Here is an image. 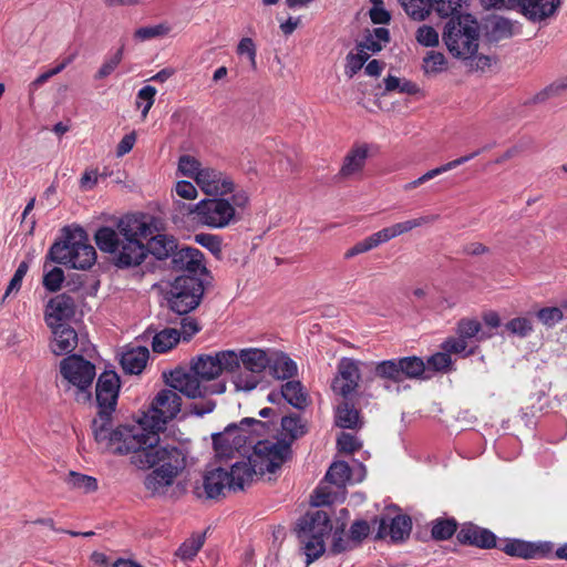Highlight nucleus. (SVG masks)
<instances>
[{
	"instance_id": "obj_29",
	"label": "nucleus",
	"mask_w": 567,
	"mask_h": 567,
	"mask_svg": "<svg viewBox=\"0 0 567 567\" xmlns=\"http://www.w3.org/2000/svg\"><path fill=\"white\" fill-rule=\"evenodd\" d=\"M255 476H259V473H257L249 460L247 462H236L228 472L231 491L244 489L246 485L254 481Z\"/></svg>"
},
{
	"instance_id": "obj_30",
	"label": "nucleus",
	"mask_w": 567,
	"mask_h": 567,
	"mask_svg": "<svg viewBox=\"0 0 567 567\" xmlns=\"http://www.w3.org/2000/svg\"><path fill=\"white\" fill-rule=\"evenodd\" d=\"M480 154V151H476L474 153H471L468 155H465V156H462V157H458L456 159H453L451 162H447L439 167H435V168H432L430 171H427L426 173H424L423 175H421L419 178L412 181V182H409L406 183L404 186H403V189L406 190V192H410L419 186H421L422 184H424L425 182L443 174V173H446L451 169H454L456 168L457 166L471 161L472 158L476 157L477 155Z\"/></svg>"
},
{
	"instance_id": "obj_23",
	"label": "nucleus",
	"mask_w": 567,
	"mask_h": 567,
	"mask_svg": "<svg viewBox=\"0 0 567 567\" xmlns=\"http://www.w3.org/2000/svg\"><path fill=\"white\" fill-rule=\"evenodd\" d=\"M331 528L332 526L329 515L324 511H315L307 513L299 519L297 525V535L305 532L306 534L315 535L324 539Z\"/></svg>"
},
{
	"instance_id": "obj_45",
	"label": "nucleus",
	"mask_w": 567,
	"mask_h": 567,
	"mask_svg": "<svg viewBox=\"0 0 567 567\" xmlns=\"http://www.w3.org/2000/svg\"><path fill=\"white\" fill-rule=\"evenodd\" d=\"M481 329H482V324H481V322L478 320L463 318L456 324V334L462 337L467 342H468V340H471V339H473L475 337H477L478 341L483 340L484 338H489L491 337V334H487V336L481 334V336H478Z\"/></svg>"
},
{
	"instance_id": "obj_48",
	"label": "nucleus",
	"mask_w": 567,
	"mask_h": 567,
	"mask_svg": "<svg viewBox=\"0 0 567 567\" xmlns=\"http://www.w3.org/2000/svg\"><path fill=\"white\" fill-rule=\"evenodd\" d=\"M177 169L182 175L193 178L197 183L205 166L194 156L182 155L178 159Z\"/></svg>"
},
{
	"instance_id": "obj_32",
	"label": "nucleus",
	"mask_w": 567,
	"mask_h": 567,
	"mask_svg": "<svg viewBox=\"0 0 567 567\" xmlns=\"http://www.w3.org/2000/svg\"><path fill=\"white\" fill-rule=\"evenodd\" d=\"M272 375L279 380L290 379L297 374V364L284 352L271 350V363L268 367Z\"/></svg>"
},
{
	"instance_id": "obj_10",
	"label": "nucleus",
	"mask_w": 567,
	"mask_h": 567,
	"mask_svg": "<svg viewBox=\"0 0 567 567\" xmlns=\"http://www.w3.org/2000/svg\"><path fill=\"white\" fill-rule=\"evenodd\" d=\"M178 391L171 388L161 390L154 398L151 409L144 413L136 425L144 427L145 433H156L164 430L165 424L181 411L182 399Z\"/></svg>"
},
{
	"instance_id": "obj_36",
	"label": "nucleus",
	"mask_w": 567,
	"mask_h": 567,
	"mask_svg": "<svg viewBox=\"0 0 567 567\" xmlns=\"http://www.w3.org/2000/svg\"><path fill=\"white\" fill-rule=\"evenodd\" d=\"M336 424L342 429H357L361 424L359 411L349 402H342L337 408Z\"/></svg>"
},
{
	"instance_id": "obj_37",
	"label": "nucleus",
	"mask_w": 567,
	"mask_h": 567,
	"mask_svg": "<svg viewBox=\"0 0 567 567\" xmlns=\"http://www.w3.org/2000/svg\"><path fill=\"white\" fill-rule=\"evenodd\" d=\"M280 394L285 400L297 409H303L307 405V393L300 381H288L281 386Z\"/></svg>"
},
{
	"instance_id": "obj_8",
	"label": "nucleus",
	"mask_w": 567,
	"mask_h": 567,
	"mask_svg": "<svg viewBox=\"0 0 567 567\" xmlns=\"http://www.w3.org/2000/svg\"><path fill=\"white\" fill-rule=\"evenodd\" d=\"M443 41L453 56L463 60L472 58L478 50V22L471 14L451 18L445 24Z\"/></svg>"
},
{
	"instance_id": "obj_9",
	"label": "nucleus",
	"mask_w": 567,
	"mask_h": 567,
	"mask_svg": "<svg viewBox=\"0 0 567 567\" xmlns=\"http://www.w3.org/2000/svg\"><path fill=\"white\" fill-rule=\"evenodd\" d=\"M266 423L256 419L246 417L239 424H229L223 432L213 434L216 454L220 458H228L234 452H240L246 446H254L256 435L264 432Z\"/></svg>"
},
{
	"instance_id": "obj_42",
	"label": "nucleus",
	"mask_w": 567,
	"mask_h": 567,
	"mask_svg": "<svg viewBox=\"0 0 567 567\" xmlns=\"http://www.w3.org/2000/svg\"><path fill=\"white\" fill-rule=\"evenodd\" d=\"M382 244H384V240L379 230V231L368 236L363 240L358 241L354 246L349 248L344 252V259H351V258L355 257L357 255L368 252Z\"/></svg>"
},
{
	"instance_id": "obj_49",
	"label": "nucleus",
	"mask_w": 567,
	"mask_h": 567,
	"mask_svg": "<svg viewBox=\"0 0 567 567\" xmlns=\"http://www.w3.org/2000/svg\"><path fill=\"white\" fill-rule=\"evenodd\" d=\"M205 542V535H194L186 539L178 548L176 555L184 560L193 559L200 550Z\"/></svg>"
},
{
	"instance_id": "obj_44",
	"label": "nucleus",
	"mask_w": 567,
	"mask_h": 567,
	"mask_svg": "<svg viewBox=\"0 0 567 567\" xmlns=\"http://www.w3.org/2000/svg\"><path fill=\"white\" fill-rule=\"evenodd\" d=\"M382 244H384V240L379 230V231L368 236L363 240L358 241L354 246L349 248L344 252V259H351V258L355 257L357 255L368 252Z\"/></svg>"
},
{
	"instance_id": "obj_53",
	"label": "nucleus",
	"mask_w": 567,
	"mask_h": 567,
	"mask_svg": "<svg viewBox=\"0 0 567 567\" xmlns=\"http://www.w3.org/2000/svg\"><path fill=\"white\" fill-rule=\"evenodd\" d=\"M505 328L513 334H516L520 338H525L527 337L532 330H533V324H532V321L527 318H524V317H517V318H514L512 320H509L506 324H505Z\"/></svg>"
},
{
	"instance_id": "obj_56",
	"label": "nucleus",
	"mask_w": 567,
	"mask_h": 567,
	"mask_svg": "<svg viewBox=\"0 0 567 567\" xmlns=\"http://www.w3.org/2000/svg\"><path fill=\"white\" fill-rule=\"evenodd\" d=\"M416 41L424 47H436L439 44V33L433 27L421 25L416 30Z\"/></svg>"
},
{
	"instance_id": "obj_12",
	"label": "nucleus",
	"mask_w": 567,
	"mask_h": 567,
	"mask_svg": "<svg viewBox=\"0 0 567 567\" xmlns=\"http://www.w3.org/2000/svg\"><path fill=\"white\" fill-rule=\"evenodd\" d=\"M204 296L203 281L194 276H179L171 285L166 300L172 311L186 315L195 310Z\"/></svg>"
},
{
	"instance_id": "obj_19",
	"label": "nucleus",
	"mask_w": 567,
	"mask_h": 567,
	"mask_svg": "<svg viewBox=\"0 0 567 567\" xmlns=\"http://www.w3.org/2000/svg\"><path fill=\"white\" fill-rule=\"evenodd\" d=\"M120 379L113 371L103 372L96 383L99 412L113 413L116 406Z\"/></svg>"
},
{
	"instance_id": "obj_64",
	"label": "nucleus",
	"mask_w": 567,
	"mask_h": 567,
	"mask_svg": "<svg viewBox=\"0 0 567 567\" xmlns=\"http://www.w3.org/2000/svg\"><path fill=\"white\" fill-rule=\"evenodd\" d=\"M195 241L207 248L213 254H219L221 250V240L218 236L212 234H197Z\"/></svg>"
},
{
	"instance_id": "obj_35",
	"label": "nucleus",
	"mask_w": 567,
	"mask_h": 567,
	"mask_svg": "<svg viewBox=\"0 0 567 567\" xmlns=\"http://www.w3.org/2000/svg\"><path fill=\"white\" fill-rule=\"evenodd\" d=\"M179 340V330L166 328L153 336L152 349L156 353H165L177 346Z\"/></svg>"
},
{
	"instance_id": "obj_57",
	"label": "nucleus",
	"mask_w": 567,
	"mask_h": 567,
	"mask_svg": "<svg viewBox=\"0 0 567 567\" xmlns=\"http://www.w3.org/2000/svg\"><path fill=\"white\" fill-rule=\"evenodd\" d=\"M28 269H29L28 261H21L7 287L6 293L3 296V300L6 298H8L11 293H13V292L17 293L20 290L22 280H23L25 274L28 272Z\"/></svg>"
},
{
	"instance_id": "obj_52",
	"label": "nucleus",
	"mask_w": 567,
	"mask_h": 567,
	"mask_svg": "<svg viewBox=\"0 0 567 567\" xmlns=\"http://www.w3.org/2000/svg\"><path fill=\"white\" fill-rule=\"evenodd\" d=\"M171 32V27L166 23L148 25L140 28L135 31L134 37L140 41H146L154 38L165 37Z\"/></svg>"
},
{
	"instance_id": "obj_20",
	"label": "nucleus",
	"mask_w": 567,
	"mask_h": 567,
	"mask_svg": "<svg viewBox=\"0 0 567 567\" xmlns=\"http://www.w3.org/2000/svg\"><path fill=\"white\" fill-rule=\"evenodd\" d=\"M230 485L228 472L217 467L204 475L202 482L195 486L194 494L198 498H218L226 489L231 491Z\"/></svg>"
},
{
	"instance_id": "obj_46",
	"label": "nucleus",
	"mask_w": 567,
	"mask_h": 567,
	"mask_svg": "<svg viewBox=\"0 0 567 567\" xmlns=\"http://www.w3.org/2000/svg\"><path fill=\"white\" fill-rule=\"evenodd\" d=\"M65 483L73 489L91 493L97 488V482L94 477L71 471Z\"/></svg>"
},
{
	"instance_id": "obj_7",
	"label": "nucleus",
	"mask_w": 567,
	"mask_h": 567,
	"mask_svg": "<svg viewBox=\"0 0 567 567\" xmlns=\"http://www.w3.org/2000/svg\"><path fill=\"white\" fill-rule=\"evenodd\" d=\"M231 199L233 203L219 196L202 199L190 212L195 214L198 223L209 228H225L238 220L236 207L244 208L249 202L244 190L234 193Z\"/></svg>"
},
{
	"instance_id": "obj_40",
	"label": "nucleus",
	"mask_w": 567,
	"mask_h": 567,
	"mask_svg": "<svg viewBox=\"0 0 567 567\" xmlns=\"http://www.w3.org/2000/svg\"><path fill=\"white\" fill-rule=\"evenodd\" d=\"M281 429L285 436L289 437V440L286 439V442L290 444L307 432L306 424L297 415L282 417Z\"/></svg>"
},
{
	"instance_id": "obj_34",
	"label": "nucleus",
	"mask_w": 567,
	"mask_h": 567,
	"mask_svg": "<svg viewBox=\"0 0 567 567\" xmlns=\"http://www.w3.org/2000/svg\"><path fill=\"white\" fill-rule=\"evenodd\" d=\"M301 544L303 554L306 555V564L310 565L317 560L326 549L324 539L319 538L315 535L306 534L305 532L297 535Z\"/></svg>"
},
{
	"instance_id": "obj_31",
	"label": "nucleus",
	"mask_w": 567,
	"mask_h": 567,
	"mask_svg": "<svg viewBox=\"0 0 567 567\" xmlns=\"http://www.w3.org/2000/svg\"><path fill=\"white\" fill-rule=\"evenodd\" d=\"M150 351L145 347H137L125 351L121 358V365L126 373L138 374L146 367Z\"/></svg>"
},
{
	"instance_id": "obj_1",
	"label": "nucleus",
	"mask_w": 567,
	"mask_h": 567,
	"mask_svg": "<svg viewBox=\"0 0 567 567\" xmlns=\"http://www.w3.org/2000/svg\"><path fill=\"white\" fill-rule=\"evenodd\" d=\"M130 460L138 470L158 466L144 480V486L152 496H165L185 466L183 451L176 445L161 441L159 436L153 432Z\"/></svg>"
},
{
	"instance_id": "obj_43",
	"label": "nucleus",
	"mask_w": 567,
	"mask_h": 567,
	"mask_svg": "<svg viewBox=\"0 0 567 567\" xmlns=\"http://www.w3.org/2000/svg\"><path fill=\"white\" fill-rule=\"evenodd\" d=\"M382 244H384V240L379 230V231L368 236L363 240L358 241L354 246L349 248L344 252V259H351V258L355 257L357 255L368 252Z\"/></svg>"
},
{
	"instance_id": "obj_21",
	"label": "nucleus",
	"mask_w": 567,
	"mask_h": 567,
	"mask_svg": "<svg viewBox=\"0 0 567 567\" xmlns=\"http://www.w3.org/2000/svg\"><path fill=\"white\" fill-rule=\"evenodd\" d=\"M74 315V299L66 293H61L49 301L45 311V322L49 328L66 326V322L71 320Z\"/></svg>"
},
{
	"instance_id": "obj_14",
	"label": "nucleus",
	"mask_w": 567,
	"mask_h": 567,
	"mask_svg": "<svg viewBox=\"0 0 567 567\" xmlns=\"http://www.w3.org/2000/svg\"><path fill=\"white\" fill-rule=\"evenodd\" d=\"M425 364L421 358L405 357L400 359L384 360L375 363L374 375L385 381L384 386L389 389L388 382L401 383L405 379H415L423 374Z\"/></svg>"
},
{
	"instance_id": "obj_27",
	"label": "nucleus",
	"mask_w": 567,
	"mask_h": 567,
	"mask_svg": "<svg viewBox=\"0 0 567 567\" xmlns=\"http://www.w3.org/2000/svg\"><path fill=\"white\" fill-rule=\"evenodd\" d=\"M502 550L509 556L530 559L545 556L550 548L548 544H534L525 540L513 539L507 542L502 547Z\"/></svg>"
},
{
	"instance_id": "obj_22",
	"label": "nucleus",
	"mask_w": 567,
	"mask_h": 567,
	"mask_svg": "<svg viewBox=\"0 0 567 567\" xmlns=\"http://www.w3.org/2000/svg\"><path fill=\"white\" fill-rule=\"evenodd\" d=\"M204 255L196 248H177L172 255V267L176 271H186L187 276L196 277L206 270L204 266Z\"/></svg>"
},
{
	"instance_id": "obj_11",
	"label": "nucleus",
	"mask_w": 567,
	"mask_h": 567,
	"mask_svg": "<svg viewBox=\"0 0 567 567\" xmlns=\"http://www.w3.org/2000/svg\"><path fill=\"white\" fill-rule=\"evenodd\" d=\"M292 451L286 437L281 440L256 441L252 452L248 456L259 476L274 474L291 458Z\"/></svg>"
},
{
	"instance_id": "obj_24",
	"label": "nucleus",
	"mask_w": 567,
	"mask_h": 567,
	"mask_svg": "<svg viewBox=\"0 0 567 567\" xmlns=\"http://www.w3.org/2000/svg\"><path fill=\"white\" fill-rule=\"evenodd\" d=\"M456 537L461 544L465 545L481 548H493L496 546V536L491 530L471 523L462 525Z\"/></svg>"
},
{
	"instance_id": "obj_59",
	"label": "nucleus",
	"mask_w": 567,
	"mask_h": 567,
	"mask_svg": "<svg viewBox=\"0 0 567 567\" xmlns=\"http://www.w3.org/2000/svg\"><path fill=\"white\" fill-rule=\"evenodd\" d=\"M537 318L546 327H554L563 319V311L558 307L543 308L537 312Z\"/></svg>"
},
{
	"instance_id": "obj_60",
	"label": "nucleus",
	"mask_w": 567,
	"mask_h": 567,
	"mask_svg": "<svg viewBox=\"0 0 567 567\" xmlns=\"http://www.w3.org/2000/svg\"><path fill=\"white\" fill-rule=\"evenodd\" d=\"M514 24L511 20L498 18L493 22L492 34L495 39H506L513 35Z\"/></svg>"
},
{
	"instance_id": "obj_58",
	"label": "nucleus",
	"mask_w": 567,
	"mask_h": 567,
	"mask_svg": "<svg viewBox=\"0 0 567 567\" xmlns=\"http://www.w3.org/2000/svg\"><path fill=\"white\" fill-rule=\"evenodd\" d=\"M64 281V272L61 268L54 267L43 277V286L49 291H58Z\"/></svg>"
},
{
	"instance_id": "obj_18",
	"label": "nucleus",
	"mask_w": 567,
	"mask_h": 567,
	"mask_svg": "<svg viewBox=\"0 0 567 567\" xmlns=\"http://www.w3.org/2000/svg\"><path fill=\"white\" fill-rule=\"evenodd\" d=\"M377 526V539L390 537L392 542H402L410 536L412 520L408 515H396L394 517L381 516L373 520V527Z\"/></svg>"
},
{
	"instance_id": "obj_16",
	"label": "nucleus",
	"mask_w": 567,
	"mask_h": 567,
	"mask_svg": "<svg viewBox=\"0 0 567 567\" xmlns=\"http://www.w3.org/2000/svg\"><path fill=\"white\" fill-rule=\"evenodd\" d=\"M361 378L358 362L350 358H342L338 363V372L331 383L332 391L347 399L355 392Z\"/></svg>"
},
{
	"instance_id": "obj_5",
	"label": "nucleus",
	"mask_w": 567,
	"mask_h": 567,
	"mask_svg": "<svg viewBox=\"0 0 567 567\" xmlns=\"http://www.w3.org/2000/svg\"><path fill=\"white\" fill-rule=\"evenodd\" d=\"M230 382L237 392H251L264 380V374L271 363V350L244 348L228 350Z\"/></svg>"
},
{
	"instance_id": "obj_26",
	"label": "nucleus",
	"mask_w": 567,
	"mask_h": 567,
	"mask_svg": "<svg viewBox=\"0 0 567 567\" xmlns=\"http://www.w3.org/2000/svg\"><path fill=\"white\" fill-rule=\"evenodd\" d=\"M50 329L53 334L50 347L55 355L68 354L76 348L79 337L71 326H58Z\"/></svg>"
},
{
	"instance_id": "obj_33",
	"label": "nucleus",
	"mask_w": 567,
	"mask_h": 567,
	"mask_svg": "<svg viewBox=\"0 0 567 567\" xmlns=\"http://www.w3.org/2000/svg\"><path fill=\"white\" fill-rule=\"evenodd\" d=\"M146 249L147 254H152L157 259H166L177 250V243L174 237L159 234L150 239Z\"/></svg>"
},
{
	"instance_id": "obj_2",
	"label": "nucleus",
	"mask_w": 567,
	"mask_h": 567,
	"mask_svg": "<svg viewBox=\"0 0 567 567\" xmlns=\"http://www.w3.org/2000/svg\"><path fill=\"white\" fill-rule=\"evenodd\" d=\"M152 233L144 217L125 216L118 220L116 229L99 228L94 239L100 250L114 255L117 267L127 268L143 262L147 249L142 240L147 239Z\"/></svg>"
},
{
	"instance_id": "obj_15",
	"label": "nucleus",
	"mask_w": 567,
	"mask_h": 567,
	"mask_svg": "<svg viewBox=\"0 0 567 567\" xmlns=\"http://www.w3.org/2000/svg\"><path fill=\"white\" fill-rule=\"evenodd\" d=\"M497 9L518 10L532 22H540L555 14L560 0H487Z\"/></svg>"
},
{
	"instance_id": "obj_4",
	"label": "nucleus",
	"mask_w": 567,
	"mask_h": 567,
	"mask_svg": "<svg viewBox=\"0 0 567 567\" xmlns=\"http://www.w3.org/2000/svg\"><path fill=\"white\" fill-rule=\"evenodd\" d=\"M94 440L102 451L133 456L150 435L141 425L112 427V413L99 412L92 421Z\"/></svg>"
},
{
	"instance_id": "obj_3",
	"label": "nucleus",
	"mask_w": 567,
	"mask_h": 567,
	"mask_svg": "<svg viewBox=\"0 0 567 567\" xmlns=\"http://www.w3.org/2000/svg\"><path fill=\"white\" fill-rule=\"evenodd\" d=\"M227 354L228 350L218 351L215 354H199L192 359L189 371L182 368L175 369L169 373L166 382L171 388L192 399L204 398L208 392L221 394L226 390L225 383L202 386L200 380H214L223 372L230 375Z\"/></svg>"
},
{
	"instance_id": "obj_50",
	"label": "nucleus",
	"mask_w": 567,
	"mask_h": 567,
	"mask_svg": "<svg viewBox=\"0 0 567 567\" xmlns=\"http://www.w3.org/2000/svg\"><path fill=\"white\" fill-rule=\"evenodd\" d=\"M384 85L386 92L398 90L401 93H406L410 95H414L420 92V87L414 82L393 75H389L384 79Z\"/></svg>"
},
{
	"instance_id": "obj_55",
	"label": "nucleus",
	"mask_w": 567,
	"mask_h": 567,
	"mask_svg": "<svg viewBox=\"0 0 567 567\" xmlns=\"http://www.w3.org/2000/svg\"><path fill=\"white\" fill-rule=\"evenodd\" d=\"M156 92L157 91H156V89L154 86L146 85V86L142 87L138 91V93H137L136 105L140 107L141 106V101L144 102V106H143V110H142V117H143V120L146 118L151 107L154 104Z\"/></svg>"
},
{
	"instance_id": "obj_62",
	"label": "nucleus",
	"mask_w": 567,
	"mask_h": 567,
	"mask_svg": "<svg viewBox=\"0 0 567 567\" xmlns=\"http://www.w3.org/2000/svg\"><path fill=\"white\" fill-rule=\"evenodd\" d=\"M427 364L434 371L446 372L451 369L452 359L449 352H437L427 359Z\"/></svg>"
},
{
	"instance_id": "obj_51",
	"label": "nucleus",
	"mask_w": 567,
	"mask_h": 567,
	"mask_svg": "<svg viewBox=\"0 0 567 567\" xmlns=\"http://www.w3.org/2000/svg\"><path fill=\"white\" fill-rule=\"evenodd\" d=\"M446 60L443 53L430 51L423 59V71L425 74H437L445 69Z\"/></svg>"
},
{
	"instance_id": "obj_17",
	"label": "nucleus",
	"mask_w": 567,
	"mask_h": 567,
	"mask_svg": "<svg viewBox=\"0 0 567 567\" xmlns=\"http://www.w3.org/2000/svg\"><path fill=\"white\" fill-rule=\"evenodd\" d=\"M196 184L208 196L223 197L235 192L231 177L209 166H205Z\"/></svg>"
},
{
	"instance_id": "obj_63",
	"label": "nucleus",
	"mask_w": 567,
	"mask_h": 567,
	"mask_svg": "<svg viewBox=\"0 0 567 567\" xmlns=\"http://www.w3.org/2000/svg\"><path fill=\"white\" fill-rule=\"evenodd\" d=\"M337 446L340 452L350 454L359 450L361 447V443L354 435L342 432L337 439Z\"/></svg>"
},
{
	"instance_id": "obj_38",
	"label": "nucleus",
	"mask_w": 567,
	"mask_h": 567,
	"mask_svg": "<svg viewBox=\"0 0 567 567\" xmlns=\"http://www.w3.org/2000/svg\"><path fill=\"white\" fill-rule=\"evenodd\" d=\"M389 41V30L385 28H375L364 37V39L359 43V48L367 49L371 53H377L381 51L383 45Z\"/></svg>"
},
{
	"instance_id": "obj_47",
	"label": "nucleus",
	"mask_w": 567,
	"mask_h": 567,
	"mask_svg": "<svg viewBox=\"0 0 567 567\" xmlns=\"http://www.w3.org/2000/svg\"><path fill=\"white\" fill-rule=\"evenodd\" d=\"M457 529V523L454 518H439L432 523V537L435 540H445L451 538Z\"/></svg>"
},
{
	"instance_id": "obj_41",
	"label": "nucleus",
	"mask_w": 567,
	"mask_h": 567,
	"mask_svg": "<svg viewBox=\"0 0 567 567\" xmlns=\"http://www.w3.org/2000/svg\"><path fill=\"white\" fill-rule=\"evenodd\" d=\"M404 11L414 20H424L431 11L432 0H400Z\"/></svg>"
},
{
	"instance_id": "obj_25",
	"label": "nucleus",
	"mask_w": 567,
	"mask_h": 567,
	"mask_svg": "<svg viewBox=\"0 0 567 567\" xmlns=\"http://www.w3.org/2000/svg\"><path fill=\"white\" fill-rule=\"evenodd\" d=\"M368 154L369 148L367 145L353 146L344 156L338 177L349 179L359 176L363 172Z\"/></svg>"
},
{
	"instance_id": "obj_28",
	"label": "nucleus",
	"mask_w": 567,
	"mask_h": 567,
	"mask_svg": "<svg viewBox=\"0 0 567 567\" xmlns=\"http://www.w3.org/2000/svg\"><path fill=\"white\" fill-rule=\"evenodd\" d=\"M439 219H440V215H437V214L423 215V216H420V217H416L413 219L400 221L392 226L382 228L380 230V234L382 235L384 243H388L395 237H399L403 234H406V233L413 230L414 228L433 224V223L437 221Z\"/></svg>"
},
{
	"instance_id": "obj_6",
	"label": "nucleus",
	"mask_w": 567,
	"mask_h": 567,
	"mask_svg": "<svg viewBox=\"0 0 567 567\" xmlns=\"http://www.w3.org/2000/svg\"><path fill=\"white\" fill-rule=\"evenodd\" d=\"M49 257L54 262L86 270L95 264L96 251L83 228H64L63 240L51 246Z\"/></svg>"
},
{
	"instance_id": "obj_13",
	"label": "nucleus",
	"mask_w": 567,
	"mask_h": 567,
	"mask_svg": "<svg viewBox=\"0 0 567 567\" xmlns=\"http://www.w3.org/2000/svg\"><path fill=\"white\" fill-rule=\"evenodd\" d=\"M60 372L69 384L76 388V401L87 402L91 399V385L95 378V367L78 354L64 358L60 362Z\"/></svg>"
},
{
	"instance_id": "obj_54",
	"label": "nucleus",
	"mask_w": 567,
	"mask_h": 567,
	"mask_svg": "<svg viewBox=\"0 0 567 567\" xmlns=\"http://www.w3.org/2000/svg\"><path fill=\"white\" fill-rule=\"evenodd\" d=\"M463 0H432V7L442 18L454 16L462 8Z\"/></svg>"
},
{
	"instance_id": "obj_61",
	"label": "nucleus",
	"mask_w": 567,
	"mask_h": 567,
	"mask_svg": "<svg viewBox=\"0 0 567 567\" xmlns=\"http://www.w3.org/2000/svg\"><path fill=\"white\" fill-rule=\"evenodd\" d=\"M123 59V48H120L113 56L106 60L95 74V79H104L109 76L121 63Z\"/></svg>"
},
{
	"instance_id": "obj_39",
	"label": "nucleus",
	"mask_w": 567,
	"mask_h": 567,
	"mask_svg": "<svg viewBox=\"0 0 567 567\" xmlns=\"http://www.w3.org/2000/svg\"><path fill=\"white\" fill-rule=\"evenodd\" d=\"M350 478L351 468L348 463L343 461L332 463L326 474V480L337 487L346 486Z\"/></svg>"
}]
</instances>
